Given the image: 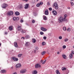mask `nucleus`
<instances>
[{
	"mask_svg": "<svg viewBox=\"0 0 74 74\" xmlns=\"http://www.w3.org/2000/svg\"><path fill=\"white\" fill-rule=\"evenodd\" d=\"M14 14V12L13 11H9L7 13L6 15L7 16H11Z\"/></svg>",
	"mask_w": 74,
	"mask_h": 74,
	"instance_id": "obj_1",
	"label": "nucleus"
},
{
	"mask_svg": "<svg viewBox=\"0 0 74 74\" xmlns=\"http://www.w3.org/2000/svg\"><path fill=\"white\" fill-rule=\"evenodd\" d=\"M18 31H20V30H21L22 33H25L26 32V31L25 30L23 31V29H22L21 28V26H18Z\"/></svg>",
	"mask_w": 74,
	"mask_h": 74,
	"instance_id": "obj_2",
	"label": "nucleus"
},
{
	"mask_svg": "<svg viewBox=\"0 0 74 74\" xmlns=\"http://www.w3.org/2000/svg\"><path fill=\"white\" fill-rule=\"evenodd\" d=\"M27 71V70L26 69H22L20 71V73L21 74H24Z\"/></svg>",
	"mask_w": 74,
	"mask_h": 74,
	"instance_id": "obj_3",
	"label": "nucleus"
},
{
	"mask_svg": "<svg viewBox=\"0 0 74 74\" xmlns=\"http://www.w3.org/2000/svg\"><path fill=\"white\" fill-rule=\"evenodd\" d=\"M55 6V8L56 10H58L59 8V6L58 5V3H54V6Z\"/></svg>",
	"mask_w": 74,
	"mask_h": 74,
	"instance_id": "obj_4",
	"label": "nucleus"
},
{
	"mask_svg": "<svg viewBox=\"0 0 74 74\" xmlns=\"http://www.w3.org/2000/svg\"><path fill=\"white\" fill-rule=\"evenodd\" d=\"M8 6V4L5 3H4L2 6V7L3 8H5L7 7Z\"/></svg>",
	"mask_w": 74,
	"mask_h": 74,
	"instance_id": "obj_5",
	"label": "nucleus"
},
{
	"mask_svg": "<svg viewBox=\"0 0 74 74\" xmlns=\"http://www.w3.org/2000/svg\"><path fill=\"white\" fill-rule=\"evenodd\" d=\"M62 19H63V17H62L60 16L58 18L59 22V23H62Z\"/></svg>",
	"mask_w": 74,
	"mask_h": 74,
	"instance_id": "obj_6",
	"label": "nucleus"
},
{
	"mask_svg": "<svg viewBox=\"0 0 74 74\" xmlns=\"http://www.w3.org/2000/svg\"><path fill=\"white\" fill-rule=\"evenodd\" d=\"M21 64L19 63L17 64L16 65V67L17 68H21Z\"/></svg>",
	"mask_w": 74,
	"mask_h": 74,
	"instance_id": "obj_7",
	"label": "nucleus"
},
{
	"mask_svg": "<svg viewBox=\"0 0 74 74\" xmlns=\"http://www.w3.org/2000/svg\"><path fill=\"white\" fill-rule=\"evenodd\" d=\"M52 13L54 15H57V12H56V10H53L52 11Z\"/></svg>",
	"mask_w": 74,
	"mask_h": 74,
	"instance_id": "obj_8",
	"label": "nucleus"
},
{
	"mask_svg": "<svg viewBox=\"0 0 74 74\" xmlns=\"http://www.w3.org/2000/svg\"><path fill=\"white\" fill-rule=\"evenodd\" d=\"M41 67V65L38 64H36L35 66V67L36 69H37L38 67Z\"/></svg>",
	"mask_w": 74,
	"mask_h": 74,
	"instance_id": "obj_9",
	"label": "nucleus"
},
{
	"mask_svg": "<svg viewBox=\"0 0 74 74\" xmlns=\"http://www.w3.org/2000/svg\"><path fill=\"white\" fill-rule=\"evenodd\" d=\"M12 60H14V61H18V58H16L15 57H12Z\"/></svg>",
	"mask_w": 74,
	"mask_h": 74,
	"instance_id": "obj_10",
	"label": "nucleus"
},
{
	"mask_svg": "<svg viewBox=\"0 0 74 74\" xmlns=\"http://www.w3.org/2000/svg\"><path fill=\"white\" fill-rule=\"evenodd\" d=\"M30 42H26V44H25V45L26 47H28L29 46V45H30Z\"/></svg>",
	"mask_w": 74,
	"mask_h": 74,
	"instance_id": "obj_11",
	"label": "nucleus"
},
{
	"mask_svg": "<svg viewBox=\"0 0 74 74\" xmlns=\"http://www.w3.org/2000/svg\"><path fill=\"white\" fill-rule=\"evenodd\" d=\"M29 4H26L25 6V9H27L29 8Z\"/></svg>",
	"mask_w": 74,
	"mask_h": 74,
	"instance_id": "obj_12",
	"label": "nucleus"
},
{
	"mask_svg": "<svg viewBox=\"0 0 74 74\" xmlns=\"http://www.w3.org/2000/svg\"><path fill=\"white\" fill-rule=\"evenodd\" d=\"M14 47L16 48H18V43L17 42H14Z\"/></svg>",
	"mask_w": 74,
	"mask_h": 74,
	"instance_id": "obj_13",
	"label": "nucleus"
},
{
	"mask_svg": "<svg viewBox=\"0 0 74 74\" xmlns=\"http://www.w3.org/2000/svg\"><path fill=\"white\" fill-rule=\"evenodd\" d=\"M41 30L42 31H44V32H45V31H47V29L44 28V27H41Z\"/></svg>",
	"mask_w": 74,
	"mask_h": 74,
	"instance_id": "obj_14",
	"label": "nucleus"
},
{
	"mask_svg": "<svg viewBox=\"0 0 74 74\" xmlns=\"http://www.w3.org/2000/svg\"><path fill=\"white\" fill-rule=\"evenodd\" d=\"M15 14L16 16H17L18 15H20V13L18 12H15Z\"/></svg>",
	"mask_w": 74,
	"mask_h": 74,
	"instance_id": "obj_15",
	"label": "nucleus"
},
{
	"mask_svg": "<svg viewBox=\"0 0 74 74\" xmlns=\"http://www.w3.org/2000/svg\"><path fill=\"white\" fill-rule=\"evenodd\" d=\"M45 15H48V10H46L45 12Z\"/></svg>",
	"mask_w": 74,
	"mask_h": 74,
	"instance_id": "obj_16",
	"label": "nucleus"
},
{
	"mask_svg": "<svg viewBox=\"0 0 74 74\" xmlns=\"http://www.w3.org/2000/svg\"><path fill=\"white\" fill-rule=\"evenodd\" d=\"M9 29L10 30H12L13 29V27L12 26H10L9 27Z\"/></svg>",
	"mask_w": 74,
	"mask_h": 74,
	"instance_id": "obj_17",
	"label": "nucleus"
},
{
	"mask_svg": "<svg viewBox=\"0 0 74 74\" xmlns=\"http://www.w3.org/2000/svg\"><path fill=\"white\" fill-rule=\"evenodd\" d=\"M32 74H37V72L36 71H34L33 72H32Z\"/></svg>",
	"mask_w": 74,
	"mask_h": 74,
	"instance_id": "obj_18",
	"label": "nucleus"
},
{
	"mask_svg": "<svg viewBox=\"0 0 74 74\" xmlns=\"http://www.w3.org/2000/svg\"><path fill=\"white\" fill-rule=\"evenodd\" d=\"M62 57L64 59H66L67 58L66 57V56L65 55H63L62 56Z\"/></svg>",
	"mask_w": 74,
	"mask_h": 74,
	"instance_id": "obj_19",
	"label": "nucleus"
},
{
	"mask_svg": "<svg viewBox=\"0 0 74 74\" xmlns=\"http://www.w3.org/2000/svg\"><path fill=\"white\" fill-rule=\"evenodd\" d=\"M73 54H72V53H71V54H70L69 56H70V59H71V58H73Z\"/></svg>",
	"mask_w": 74,
	"mask_h": 74,
	"instance_id": "obj_20",
	"label": "nucleus"
},
{
	"mask_svg": "<svg viewBox=\"0 0 74 74\" xmlns=\"http://www.w3.org/2000/svg\"><path fill=\"white\" fill-rule=\"evenodd\" d=\"M36 39H32V42L33 43H35V42H36Z\"/></svg>",
	"mask_w": 74,
	"mask_h": 74,
	"instance_id": "obj_21",
	"label": "nucleus"
},
{
	"mask_svg": "<svg viewBox=\"0 0 74 74\" xmlns=\"http://www.w3.org/2000/svg\"><path fill=\"white\" fill-rule=\"evenodd\" d=\"M56 73L57 74H60V72H59L58 70H57L56 71Z\"/></svg>",
	"mask_w": 74,
	"mask_h": 74,
	"instance_id": "obj_22",
	"label": "nucleus"
},
{
	"mask_svg": "<svg viewBox=\"0 0 74 74\" xmlns=\"http://www.w3.org/2000/svg\"><path fill=\"white\" fill-rule=\"evenodd\" d=\"M29 36L27 35L25 36V38H26V39H28V38H29Z\"/></svg>",
	"mask_w": 74,
	"mask_h": 74,
	"instance_id": "obj_23",
	"label": "nucleus"
},
{
	"mask_svg": "<svg viewBox=\"0 0 74 74\" xmlns=\"http://www.w3.org/2000/svg\"><path fill=\"white\" fill-rule=\"evenodd\" d=\"M1 72L2 73H5V72H6V71L4 70H1Z\"/></svg>",
	"mask_w": 74,
	"mask_h": 74,
	"instance_id": "obj_24",
	"label": "nucleus"
},
{
	"mask_svg": "<svg viewBox=\"0 0 74 74\" xmlns=\"http://www.w3.org/2000/svg\"><path fill=\"white\" fill-rule=\"evenodd\" d=\"M45 53H46V52L45 51H42V55H44V54H45Z\"/></svg>",
	"mask_w": 74,
	"mask_h": 74,
	"instance_id": "obj_25",
	"label": "nucleus"
},
{
	"mask_svg": "<svg viewBox=\"0 0 74 74\" xmlns=\"http://www.w3.org/2000/svg\"><path fill=\"white\" fill-rule=\"evenodd\" d=\"M46 45V43L44 42H43L42 43V45Z\"/></svg>",
	"mask_w": 74,
	"mask_h": 74,
	"instance_id": "obj_26",
	"label": "nucleus"
},
{
	"mask_svg": "<svg viewBox=\"0 0 74 74\" xmlns=\"http://www.w3.org/2000/svg\"><path fill=\"white\" fill-rule=\"evenodd\" d=\"M63 29L64 30V31H66V30H67V29L66 28V27H63Z\"/></svg>",
	"mask_w": 74,
	"mask_h": 74,
	"instance_id": "obj_27",
	"label": "nucleus"
},
{
	"mask_svg": "<svg viewBox=\"0 0 74 74\" xmlns=\"http://www.w3.org/2000/svg\"><path fill=\"white\" fill-rule=\"evenodd\" d=\"M13 21H15L16 20V17H13Z\"/></svg>",
	"mask_w": 74,
	"mask_h": 74,
	"instance_id": "obj_28",
	"label": "nucleus"
},
{
	"mask_svg": "<svg viewBox=\"0 0 74 74\" xmlns=\"http://www.w3.org/2000/svg\"><path fill=\"white\" fill-rule=\"evenodd\" d=\"M66 70V68L63 67L62 68V71H63V70Z\"/></svg>",
	"mask_w": 74,
	"mask_h": 74,
	"instance_id": "obj_29",
	"label": "nucleus"
},
{
	"mask_svg": "<svg viewBox=\"0 0 74 74\" xmlns=\"http://www.w3.org/2000/svg\"><path fill=\"white\" fill-rule=\"evenodd\" d=\"M44 20L46 21L47 20V17H46V16H45L44 18Z\"/></svg>",
	"mask_w": 74,
	"mask_h": 74,
	"instance_id": "obj_30",
	"label": "nucleus"
},
{
	"mask_svg": "<svg viewBox=\"0 0 74 74\" xmlns=\"http://www.w3.org/2000/svg\"><path fill=\"white\" fill-rule=\"evenodd\" d=\"M66 18H62V21H66Z\"/></svg>",
	"mask_w": 74,
	"mask_h": 74,
	"instance_id": "obj_31",
	"label": "nucleus"
},
{
	"mask_svg": "<svg viewBox=\"0 0 74 74\" xmlns=\"http://www.w3.org/2000/svg\"><path fill=\"white\" fill-rule=\"evenodd\" d=\"M22 55V54H19L18 55V56L19 58H20Z\"/></svg>",
	"mask_w": 74,
	"mask_h": 74,
	"instance_id": "obj_32",
	"label": "nucleus"
},
{
	"mask_svg": "<svg viewBox=\"0 0 74 74\" xmlns=\"http://www.w3.org/2000/svg\"><path fill=\"white\" fill-rule=\"evenodd\" d=\"M40 5L39 3H37L36 4V6L37 7H40Z\"/></svg>",
	"mask_w": 74,
	"mask_h": 74,
	"instance_id": "obj_33",
	"label": "nucleus"
},
{
	"mask_svg": "<svg viewBox=\"0 0 74 74\" xmlns=\"http://www.w3.org/2000/svg\"><path fill=\"white\" fill-rule=\"evenodd\" d=\"M68 40V38H66L64 39V41L65 42H67V41Z\"/></svg>",
	"mask_w": 74,
	"mask_h": 74,
	"instance_id": "obj_34",
	"label": "nucleus"
},
{
	"mask_svg": "<svg viewBox=\"0 0 74 74\" xmlns=\"http://www.w3.org/2000/svg\"><path fill=\"white\" fill-rule=\"evenodd\" d=\"M71 6H73L74 5V3H73V2H71Z\"/></svg>",
	"mask_w": 74,
	"mask_h": 74,
	"instance_id": "obj_35",
	"label": "nucleus"
},
{
	"mask_svg": "<svg viewBox=\"0 0 74 74\" xmlns=\"http://www.w3.org/2000/svg\"><path fill=\"white\" fill-rule=\"evenodd\" d=\"M19 8H22V5H19Z\"/></svg>",
	"mask_w": 74,
	"mask_h": 74,
	"instance_id": "obj_36",
	"label": "nucleus"
},
{
	"mask_svg": "<svg viewBox=\"0 0 74 74\" xmlns=\"http://www.w3.org/2000/svg\"><path fill=\"white\" fill-rule=\"evenodd\" d=\"M40 34L41 35H43V34H44V33H43V32H40Z\"/></svg>",
	"mask_w": 74,
	"mask_h": 74,
	"instance_id": "obj_37",
	"label": "nucleus"
},
{
	"mask_svg": "<svg viewBox=\"0 0 74 74\" xmlns=\"http://www.w3.org/2000/svg\"><path fill=\"white\" fill-rule=\"evenodd\" d=\"M66 48V45H64L63 46V48H64V49H65Z\"/></svg>",
	"mask_w": 74,
	"mask_h": 74,
	"instance_id": "obj_38",
	"label": "nucleus"
},
{
	"mask_svg": "<svg viewBox=\"0 0 74 74\" xmlns=\"http://www.w3.org/2000/svg\"><path fill=\"white\" fill-rule=\"evenodd\" d=\"M67 31H68V32H70V29L69 28L67 29Z\"/></svg>",
	"mask_w": 74,
	"mask_h": 74,
	"instance_id": "obj_39",
	"label": "nucleus"
},
{
	"mask_svg": "<svg viewBox=\"0 0 74 74\" xmlns=\"http://www.w3.org/2000/svg\"><path fill=\"white\" fill-rule=\"evenodd\" d=\"M39 4H40V5H42V4H43V3L42 2H40V3H39Z\"/></svg>",
	"mask_w": 74,
	"mask_h": 74,
	"instance_id": "obj_40",
	"label": "nucleus"
},
{
	"mask_svg": "<svg viewBox=\"0 0 74 74\" xmlns=\"http://www.w3.org/2000/svg\"><path fill=\"white\" fill-rule=\"evenodd\" d=\"M59 39H60V40H62V37L61 36H60L59 37Z\"/></svg>",
	"mask_w": 74,
	"mask_h": 74,
	"instance_id": "obj_41",
	"label": "nucleus"
},
{
	"mask_svg": "<svg viewBox=\"0 0 74 74\" xmlns=\"http://www.w3.org/2000/svg\"><path fill=\"white\" fill-rule=\"evenodd\" d=\"M35 48L36 50H38V47H35Z\"/></svg>",
	"mask_w": 74,
	"mask_h": 74,
	"instance_id": "obj_42",
	"label": "nucleus"
},
{
	"mask_svg": "<svg viewBox=\"0 0 74 74\" xmlns=\"http://www.w3.org/2000/svg\"><path fill=\"white\" fill-rule=\"evenodd\" d=\"M43 39L44 40H46V39H47V37H46V36H44L43 37Z\"/></svg>",
	"mask_w": 74,
	"mask_h": 74,
	"instance_id": "obj_43",
	"label": "nucleus"
},
{
	"mask_svg": "<svg viewBox=\"0 0 74 74\" xmlns=\"http://www.w3.org/2000/svg\"><path fill=\"white\" fill-rule=\"evenodd\" d=\"M16 21H18V20H19V17H16Z\"/></svg>",
	"mask_w": 74,
	"mask_h": 74,
	"instance_id": "obj_44",
	"label": "nucleus"
},
{
	"mask_svg": "<svg viewBox=\"0 0 74 74\" xmlns=\"http://www.w3.org/2000/svg\"><path fill=\"white\" fill-rule=\"evenodd\" d=\"M32 23H35V21H34V20H33L32 21Z\"/></svg>",
	"mask_w": 74,
	"mask_h": 74,
	"instance_id": "obj_45",
	"label": "nucleus"
},
{
	"mask_svg": "<svg viewBox=\"0 0 74 74\" xmlns=\"http://www.w3.org/2000/svg\"><path fill=\"white\" fill-rule=\"evenodd\" d=\"M67 14L64 15V17H65V18H66V17H67Z\"/></svg>",
	"mask_w": 74,
	"mask_h": 74,
	"instance_id": "obj_46",
	"label": "nucleus"
},
{
	"mask_svg": "<svg viewBox=\"0 0 74 74\" xmlns=\"http://www.w3.org/2000/svg\"><path fill=\"white\" fill-rule=\"evenodd\" d=\"M45 62H46V60H45V61H44V62H43V63H42V64H44V63H45Z\"/></svg>",
	"mask_w": 74,
	"mask_h": 74,
	"instance_id": "obj_47",
	"label": "nucleus"
},
{
	"mask_svg": "<svg viewBox=\"0 0 74 74\" xmlns=\"http://www.w3.org/2000/svg\"><path fill=\"white\" fill-rule=\"evenodd\" d=\"M49 10L50 11H52V8H49Z\"/></svg>",
	"mask_w": 74,
	"mask_h": 74,
	"instance_id": "obj_48",
	"label": "nucleus"
},
{
	"mask_svg": "<svg viewBox=\"0 0 74 74\" xmlns=\"http://www.w3.org/2000/svg\"><path fill=\"white\" fill-rule=\"evenodd\" d=\"M20 22L21 23H22V22H23V20H21Z\"/></svg>",
	"mask_w": 74,
	"mask_h": 74,
	"instance_id": "obj_49",
	"label": "nucleus"
},
{
	"mask_svg": "<svg viewBox=\"0 0 74 74\" xmlns=\"http://www.w3.org/2000/svg\"><path fill=\"white\" fill-rule=\"evenodd\" d=\"M40 62L41 63H42H42H43V61H42V60H41L40 61Z\"/></svg>",
	"mask_w": 74,
	"mask_h": 74,
	"instance_id": "obj_50",
	"label": "nucleus"
},
{
	"mask_svg": "<svg viewBox=\"0 0 74 74\" xmlns=\"http://www.w3.org/2000/svg\"><path fill=\"white\" fill-rule=\"evenodd\" d=\"M72 53V54H73H73H74V51H72V53Z\"/></svg>",
	"mask_w": 74,
	"mask_h": 74,
	"instance_id": "obj_51",
	"label": "nucleus"
},
{
	"mask_svg": "<svg viewBox=\"0 0 74 74\" xmlns=\"http://www.w3.org/2000/svg\"><path fill=\"white\" fill-rule=\"evenodd\" d=\"M47 4L48 5H50V3H49V2H48Z\"/></svg>",
	"mask_w": 74,
	"mask_h": 74,
	"instance_id": "obj_52",
	"label": "nucleus"
},
{
	"mask_svg": "<svg viewBox=\"0 0 74 74\" xmlns=\"http://www.w3.org/2000/svg\"><path fill=\"white\" fill-rule=\"evenodd\" d=\"M22 38H23V39H25V37H22Z\"/></svg>",
	"mask_w": 74,
	"mask_h": 74,
	"instance_id": "obj_53",
	"label": "nucleus"
},
{
	"mask_svg": "<svg viewBox=\"0 0 74 74\" xmlns=\"http://www.w3.org/2000/svg\"><path fill=\"white\" fill-rule=\"evenodd\" d=\"M49 36H51V34H49Z\"/></svg>",
	"mask_w": 74,
	"mask_h": 74,
	"instance_id": "obj_54",
	"label": "nucleus"
},
{
	"mask_svg": "<svg viewBox=\"0 0 74 74\" xmlns=\"http://www.w3.org/2000/svg\"><path fill=\"white\" fill-rule=\"evenodd\" d=\"M26 25H27V26H28V24L26 23Z\"/></svg>",
	"mask_w": 74,
	"mask_h": 74,
	"instance_id": "obj_55",
	"label": "nucleus"
},
{
	"mask_svg": "<svg viewBox=\"0 0 74 74\" xmlns=\"http://www.w3.org/2000/svg\"><path fill=\"white\" fill-rule=\"evenodd\" d=\"M7 33H8L6 32H5V34H7Z\"/></svg>",
	"mask_w": 74,
	"mask_h": 74,
	"instance_id": "obj_56",
	"label": "nucleus"
},
{
	"mask_svg": "<svg viewBox=\"0 0 74 74\" xmlns=\"http://www.w3.org/2000/svg\"><path fill=\"white\" fill-rule=\"evenodd\" d=\"M25 2H27V1H28V0H25Z\"/></svg>",
	"mask_w": 74,
	"mask_h": 74,
	"instance_id": "obj_57",
	"label": "nucleus"
},
{
	"mask_svg": "<svg viewBox=\"0 0 74 74\" xmlns=\"http://www.w3.org/2000/svg\"><path fill=\"white\" fill-rule=\"evenodd\" d=\"M68 9H70V8L69 7H68Z\"/></svg>",
	"mask_w": 74,
	"mask_h": 74,
	"instance_id": "obj_58",
	"label": "nucleus"
},
{
	"mask_svg": "<svg viewBox=\"0 0 74 74\" xmlns=\"http://www.w3.org/2000/svg\"><path fill=\"white\" fill-rule=\"evenodd\" d=\"M59 53H60L59 52H57V54H59Z\"/></svg>",
	"mask_w": 74,
	"mask_h": 74,
	"instance_id": "obj_59",
	"label": "nucleus"
},
{
	"mask_svg": "<svg viewBox=\"0 0 74 74\" xmlns=\"http://www.w3.org/2000/svg\"><path fill=\"white\" fill-rule=\"evenodd\" d=\"M38 1V0H36V1Z\"/></svg>",
	"mask_w": 74,
	"mask_h": 74,
	"instance_id": "obj_60",
	"label": "nucleus"
},
{
	"mask_svg": "<svg viewBox=\"0 0 74 74\" xmlns=\"http://www.w3.org/2000/svg\"><path fill=\"white\" fill-rule=\"evenodd\" d=\"M71 0V1H74V0Z\"/></svg>",
	"mask_w": 74,
	"mask_h": 74,
	"instance_id": "obj_61",
	"label": "nucleus"
},
{
	"mask_svg": "<svg viewBox=\"0 0 74 74\" xmlns=\"http://www.w3.org/2000/svg\"><path fill=\"white\" fill-rule=\"evenodd\" d=\"M23 0V1H25L26 0Z\"/></svg>",
	"mask_w": 74,
	"mask_h": 74,
	"instance_id": "obj_62",
	"label": "nucleus"
},
{
	"mask_svg": "<svg viewBox=\"0 0 74 74\" xmlns=\"http://www.w3.org/2000/svg\"><path fill=\"white\" fill-rule=\"evenodd\" d=\"M1 46V43H0V46Z\"/></svg>",
	"mask_w": 74,
	"mask_h": 74,
	"instance_id": "obj_63",
	"label": "nucleus"
},
{
	"mask_svg": "<svg viewBox=\"0 0 74 74\" xmlns=\"http://www.w3.org/2000/svg\"><path fill=\"white\" fill-rule=\"evenodd\" d=\"M73 48H74V46H73Z\"/></svg>",
	"mask_w": 74,
	"mask_h": 74,
	"instance_id": "obj_64",
	"label": "nucleus"
}]
</instances>
